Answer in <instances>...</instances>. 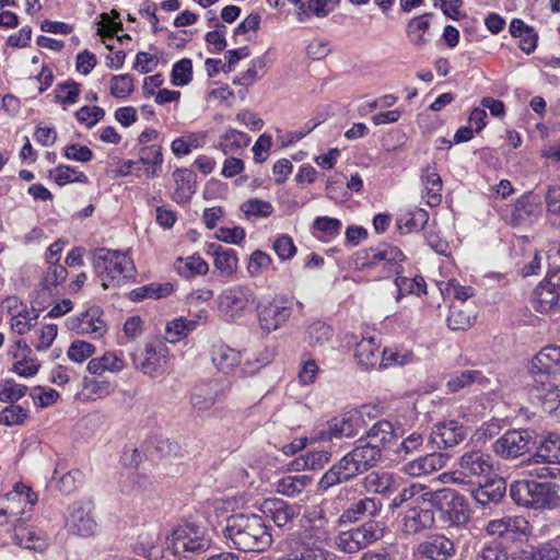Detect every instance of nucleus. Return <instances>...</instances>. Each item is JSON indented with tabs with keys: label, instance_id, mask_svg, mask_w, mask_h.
Segmentation results:
<instances>
[{
	"label": "nucleus",
	"instance_id": "obj_1",
	"mask_svg": "<svg viewBox=\"0 0 560 560\" xmlns=\"http://www.w3.org/2000/svg\"><path fill=\"white\" fill-rule=\"evenodd\" d=\"M222 535L230 547L244 552L265 551L272 536L262 516L237 513L225 520Z\"/></svg>",
	"mask_w": 560,
	"mask_h": 560
},
{
	"label": "nucleus",
	"instance_id": "obj_2",
	"mask_svg": "<svg viewBox=\"0 0 560 560\" xmlns=\"http://www.w3.org/2000/svg\"><path fill=\"white\" fill-rule=\"evenodd\" d=\"M382 457V451L376 445L360 438L352 451L335 463L319 479L318 491L351 481L357 476L376 466Z\"/></svg>",
	"mask_w": 560,
	"mask_h": 560
},
{
	"label": "nucleus",
	"instance_id": "obj_3",
	"mask_svg": "<svg viewBox=\"0 0 560 560\" xmlns=\"http://www.w3.org/2000/svg\"><path fill=\"white\" fill-rule=\"evenodd\" d=\"M93 268L104 289L119 285L135 275L133 261L126 253L104 247L93 252Z\"/></svg>",
	"mask_w": 560,
	"mask_h": 560
},
{
	"label": "nucleus",
	"instance_id": "obj_4",
	"mask_svg": "<svg viewBox=\"0 0 560 560\" xmlns=\"http://www.w3.org/2000/svg\"><path fill=\"white\" fill-rule=\"evenodd\" d=\"M207 530L194 523L179 525L167 537V549L179 560H195L211 547Z\"/></svg>",
	"mask_w": 560,
	"mask_h": 560
},
{
	"label": "nucleus",
	"instance_id": "obj_5",
	"mask_svg": "<svg viewBox=\"0 0 560 560\" xmlns=\"http://www.w3.org/2000/svg\"><path fill=\"white\" fill-rule=\"evenodd\" d=\"M559 486L555 482L516 480L510 486V497L518 505L533 509H551L560 503Z\"/></svg>",
	"mask_w": 560,
	"mask_h": 560
},
{
	"label": "nucleus",
	"instance_id": "obj_6",
	"mask_svg": "<svg viewBox=\"0 0 560 560\" xmlns=\"http://www.w3.org/2000/svg\"><path fill=\"white\" fill-rule=\"evenodd\" d=\"M422 504L435 509L442 520L450 525H464L469 521L470 510L464 495L454 489L443 488L427 491L422 495Z\"/></svg>",
	"mask_w": 560,
	"mask_h": 560
},
{
	"label": "nucleus",
	"instance_id": "obj_7",
	"mask_svg": "<svg viewBox=\"0 0 560 560\" xmlns=\"http://www.w3.org/2000/svg\"><path fill=\"white\" fill-rule=\"evenodd\" d=\"M493 472V463L490 454L480 450L466 451L459 458L452 480L460 485H480Z\"/></svg>",
	"mask_w": 560,
	"mask_h": 560
},
{
	"label": "nucleus",
	"instance_id": "obj_8",
	"mask_svg": "<svg viewBox=\"0 0 560 560\" xmlns=\"http://www.w3.org/2000/svg\"><path fill=\"white\" fill-rule=\"evenodd\" d=\"M256 295L247 285L223 290L218 299L219 311L225 322L237 323L252 312Z\"/></svg>",
	"mask_w": 560,
	"mask_h": 560
},
{
	"label": "nucleus",
	"instance_id": "obj_9",
	"mask_svg": "<svg viewBox=\"0 0 560 560\" xmlns=\"http://www.w3.org/2000/svg\"><path fill=\"white\" fill-rule=\"evenodd\" d=\"M370 407L362 406L360 409H351L339 417H335L326 423L315 440L327 442L334 439L351 438L357 435L364 427V416H370Z\"/></svg>",
	"mask_w": 560,
	"mask_h": 560
},
{
	"label": "nucleus",
	"instance_id": "obj_10",
	"mask_svg": "<svg viewBox=\"0 0 560 560\" xmlns=\"http://www.w3.org/2000/svg\"><path fill=\"white\" fill-rule=\"evenodd\" d=\"M536 434L532 430H509L492 445L495 455L504 459L526 454L535 444Z\"/></svg>",
	"mask_w": 560,
	"mask_h": 560
},
{
	"label": "nucleus",
	"instance_id": "obj_11",
	"mask_svg": "<svg viewBox=\"0 0 560 560\" xmlns=\"http://www.w3.org/2000/svg\"><path fill=\"white\" fill-rule=\"evenodd\" d=\"M533 307L540 313L560 311V268L550 272L536 287Z\"/></svg>",
	"mask_w": 560,
	"mask_h": 560
},
{
	"label": "nucleus",
	"instance_id": "obj_12",
	"mask_svg": "<svg viewBox=\"0 0 560 560\" xmlns=\"http://www.w3.org/2000/svg\"><path fill=\"white\" fill-rule=\"evenodd\" d=\"M143 358L136 366L151 377L161 376L167 369L168 349L165 342L153 340L145 345Z\"/></svg>",
	"mask_w": 560,
	"mask_h": 560
},
{
	"label": "nucleus",
	"instance_id": "obj_13",
	"mask_svg": "<svg viewBox=\"0 0 560 560\" xmlns=\"http://www.w3.org/2000/svg\"><path fill=\"white\" fill-rule=\"evenodd\" d=\"M282 552L278 560H334V555L325 548L305 544L296 537L282 542Z\"/></svg>",
	"mask_w": 560,
	"mask_h": 560
},
{
	"label": "nucleus",
	"instance_id": "obj_14",
	"mask_svg": "<svg viewBox=\"0 0 560 560\" xmlns=\"http://www.w3.org/2000/svg\"><path fill=\"white\" fill-rule=\"evenodd\" d=\"M259 327L271 332L284 325L292 314L291 307L276 300L261 302L257 305Z\"/></svg>",
	"mask_w": 560,
	"mask_h": 560
},
{
	"label": "nucleus",
	"instance_id": "obj_15",
	"mask_svg": "<svg viewBox=\"0 0 560 560\" xmlns=\"http://www.w3.org/2000/svg\"><path fill=\"white\" fill-rule=\"evenodd\" d=\"M67 526L69 530L82 537H89L95 534L97 524L91 515L90 503L81 501L73 502L68 508Z\"/></svg>",
	"mask_w": 560,
	"mask_h": 560
},
{
	"label": "nucleus",
	"instance_id": "obj_16",
	"mask_svg": "<svg viewBox=\"0 0 560 560\" xmlns=\"http://www.w3.org/2000/svg\"><path fill=\"white\" fill-rule=\"evenodd\" d=\"M542 214V207L539 198L534 194L521 196L513 207L511 224L513 226H528L537 222Z\"/></svg>",
	"mask_w": 560,
	"mask_h": 560
},
{
	"label": "nucleus",
	"instance_id": "obj_17",
	"mask_svg": "<svg viewBox=\"0 0 560 560\" xmlns=\"http://www.w3.org/2000/svg\"><path fill=\"white\" fill-rule=\"evenodd\" d=\"M486 530L490 535L515 540L527 535L529 524L523 516H503L489 521Z\"/></svg>",
	"mask_w": 560,
	"mask_h": 560
},
{
	"label": "nucleus",
	"instance_id": "obj_18",
	"mask_svg": "<svg viewBox=\"0 0 560 560\" xmlns=\"http://www.w3.org/2000/svg\"><path fill=\"white\" fill-rule=\"evenodd\" d=\"M417 553L429 560H448L455 555L452 539L442 534H433L418 544Z\"/></svg>",
	"mask_w": 560,
	"mask_h": 560
},
{
	"label": "nucleus",
	"instance_id": "obj_19",
	"mask_svg": "<svg viewBox=\"0 0 560 560\" xmlns=\"http://www.w3.org/2000/svg\"><path fill=\"white\" fill-rule=\"evenodd\" d=\"M467 430L463 423L457 420H446L434 425L431 439L438 447H453L463 442Z\"/></svg>",
	"mask_w": 560,
	"mask_h": 560
},
{
	"label": "nucleus",
	"instance_id": "obj_20",
	"mask_svg": "<svg viewBox=\"0 0 560 560\" xmlns=\"http://www.w3.org/2000/svg\"><path fill=\"white\" fill-rule=\"evenodd\" d=\"M13 540L18 546L24 549L40 553L49 547V538L44 530L24 524L14 526Z\"/></svg>",
	"mask_w": 560,
	"mask_h": 560
},
{
	"label": "nucleus",
	"instance_id": "obj_21",
	"mask_svg": "<svg viewBox=\"0 0 560 560\" xmlns=\"http://www.w3.org/2000/svg\"><path fill=\"white\" fill-rule=\"evenodd\" d=\"M261 512L272 520L278 527H283L292 522L300 513V506L290 504L289 502L278 499H265L260 506Z\"/></svg>",
	"mask_w": 560,
	"mask_h": 560
},
{
	"label": "nucleus",
	"instance_id": "obj_22",
	"mask_svg": "<svg viewBox=\"0 0 560 560\" xmlns=\"http://www.w3.org/2000/svg\"><path fill=\"white\" fill-rule=\"evenodd\" d=\"M448 455L443 453H430L415 460L406 463L402 471L411 477L430 475L446 466Z\"/></svg>",
	"mask_w": 560,
	"mask_h": 560
},
{
	"label": "nucleus",
	"instance_id": "obj_23",
	"mask_svg": "<svg viewBox=\"0 0 560 560\" xmlns=\"http://www.w3.org/2000/svg\"><path fill=\"white\" fill-rule=\"evenodd\" d=\"M532 372L539 374H560V346H545L532 361Z\"/></svg>",
	"mask_w": 560,
	"mask_h": 560
},
{
	"label": "nucleus",
	"instance_id": "obj_24",
	"mask_svg": "<svg viewBox=\"0 0 560 560\" xmlns=\"http://www.w3.org/2000/svg\"><path fill=\"white\" fill-rule=\"evenodd\" d=\"M354 358L357 363L364 370L380 366L382 351L380 342L374 337H363L355 346Z\"/></svg>",
	"mask_w": 560,
	"mask_h": 560
},
{
	"label": "nucleus",
	"instance_id": "obj_25",
	"mask_svg": "<svg viewBox=\"0 0 560 560\" xmlns=\"http://www.w3.org/2000/svg\"><path fill=\"white\" fill-rule=\"evenodd\" d=\"M429 504L411 505L404 518V525L408 533H419L430 528L434 524V514Z\"/></svg>",
	"mask_w": 560,
	"mask_h": 560
},
{
	"label": "nucleus",
	"instance_id": "obj_26",
	"mask_svg": "<svg viewBox=\"0 0 560 560\" xmlns=\"http://www.w3.org/2000/svg\"><path fill=\"white\" fill-rule=\"evenodd\" d=\"M363 438L376 445L381 451H394V445L397 444L398 434L394 430L392 422L387 420H381L374 423Z\"/></svg>",
	"mask_w": 560,
	"mask_h": 560
},
{
	"label": "nucleus",
	"instance_id": "obj_27",
	"mask_svg": "<svg viewBox=\"0 0 560 560\" xmlns=\"http://www.w3.org/2000/svg\"><path fill=\"white\" fill-rule=\"evenodd\" d=\"M101 310L91 307L78 318H70L69 326L81 334L101 337L105 331V324L101 319Z\"/></svg>",
	"mask_w": 560,
	"mask_h": 560
},
{
	"label": "nucleus",
	"instance_id": "obj_28",
	"mask_svg": "<svg viewBox=\"0 0 560 560\" xmlns=\"http://www.w3.org/2000/svg\"><path fill=\"white\" fill-rule=\"evenodd\" d=\"M382 504L374 498H363L351 503L340 515V523H354L363 517L375 516Z\"/></svg>",
	"mask_w": 560,
	"mask_h": 560
},
{
	"label": "nucleus",
	"instance_id": "obj_29",
	"mask_svg": "<svg viewBox=\"0 0 560 560\" xmlns=\"http://www.w3.org/2000/svg\"><path fill=\"white\" fill-rule=\"evenodd\" d=\"M362 486L368 492L382 495L392 493L398 488L396 476L385 470L371 471L363 478Z\"/></svg>",
	"mask_w": 560,
	"mask_h": 560
},
{
	"label": "nucleus",
	"instance_id": "obj_30",
	"mask_svg": "<svg viewBox=\"0 0 560 560\" xmlns=\"http://www.w3.org/2000/svg\"><path fill=\"white\" fill-rule=\"evenodd\" d=\"M206 322L208 319V312L200 311L196 318L177 317L168 322L166 325V335L168 341L177 342L185 338L189 332L197 329L199 320Z\"/></svg>",
	"mask_w": 560,
	"mask_h": 560
},
{
	"label": "nucleus",
	"instance_id": "obj_31",
	"mask_svg": "<svg viewBox=\"0 0 560 560\" xmlns=\"http://www.w3.org/2000/svg\"><path fill=\"white\" fill-rule=\"evenodd\" d=\"M207 252L214 257V266L222 276L230 277L236 271L237 257L234 249L210 243Z\"/></svg>",
	"mask_w": 560,
	"mask_h": 560
},
{
	"label": "nucleus",
	"instance_id": "obj_32",
	"mask_svg": "<svg viewBox=\"0 0 560 560\" xmlns=\"http://www.w3.org/2000/svg\"><path fill=\"white\" fill-rule=\"evenodd\" d=\"M533 462L560 465V436L555 433L544 436L533 456Z\"/></svg>",
	"mask_w": 560,
	"mask_h": 560
},
{
	"label": "nucleus",
	"instance_id": "obj_33",
	"mask_svg": "<svg viewBox=\"0 0 560 560\" xmlns=\"http://www.w3.org/2000/svg\"><path fill=\"white\" fill-rule=\"evenodd\" d=\"M173 177L176 184L173 199L177 203L187 202L196 192V174L188 168H177Z\"/></svg>",
	"mask_w": 560,
	"mask_h": 560
},
{
	"label": "nucleus",
	"instance_id": "obj_34",
	"mask_svg": "<svg viewBox=\"0 0 560 560\" xmlns=\"http://www.w3.org/2000/svg\"><path fill=\"white\" fill-rule=\"evenodd\" d=\"M211 355L213 364L224 374L231 373L242 360L241 352L225 343L214 345Z\"/></svg>",
	"mask_w": 560,
	"mask_h": 560
},
{
	"label": "nucleus",
	"instance_id": "obj_35",
	"mask_svg": "<svg viewBox=\"0 0 560 560\" xmlns=\"http://www.w3.org/2000/svg\"><path fill=\"white\" fill-rule=\"evenodd\" d=\"M478 486L479 487L472 492V495L480 505L499 502L506 491V483L502 478L493 479L487 481L485 485L480 483Z\"/></svg>",
	"mask_w": 560,
	"mask_h": 560
},
{
	"label": "nucleus",
	"instance_id": "obj_36",
	"mask_svg": "<svg viewBox=\"0 0 560 560\" xmlns=\"http://www.w3.org/2000/svg\"><path fill=\"white\" fill-rule=\"evenodd\" d=\"M421 179L424 185L427 203L436 207L442 201V179L435 167L428 166L422 171Z\"/></svg>",
	"mask_w": 560,
	"mask_h": 560
},
{
	"label": "nucleus",
	"instance_id": "obj_37",
	"mask_svg": "<svg viewBox=\"0 0 560 560\" xmlns=\"http://www.w3.org/2000/svg\"><path fill=\"white\" fill-rule=\"evenodd\" d=\"M139 162L144 165V174L148 177H156L163 163V154L160 145H144L139 151Z\"/></svg>",
	"mask_w": 560,
	"mask_h": 560
},
{
	"label": "nucleus",
	"instance_id": "obj_38",
	"mask_svg": "<svg viewBox=\"0 0 560 560\" xmlns=\"http://www.w3.org/2000/svg\"><path fill=\"white\" fill-rule=\"evenodd\" d=\"M477 383L479 385H486L489 383L487 376L478 370H466L459 374L453 375L446 383V388L450 393H457L458 390Z\"/></svg>",
	"mask_w": 560,
	"mask_h": 560
},
{
	"label": "nucleus",
	"instance_id": "obj_39",
	"mask_svg": "<svg viewBox=\"0 0 560 560\" xmlns=\"http://www.w3.org/2000/svg\"><path fill=\"white\" fill-rule=\"evenodd\" d=\"M313 478L307 475L285 476L276 482V491L287 497H294L310 486Z\"/></svg>",
	"mask_w": 560,
	"mask_h": 560
},
{
	"label": "nucleus",
	"instance_id": "obj_40",
	"mask_svg": "<svg viewBox=\"0 0 560 560\" xmlns=\"http://www.w3.org/2000/svg\"><path fill=\"white\" fill-rule=\"evenodd\" d=\"M124 368V360L114 352H105L102 357L92 359L88 364L89 372L95 375H102L106 371L120 372Z\"/></svg>",
	"mask_w": 560,
	"mask_h": 560
},
{
	"label": "nucleus",
	"instance_id": "obj_41",
	"mask_svg": "<svg viewBox=\"0 0 560 560\" xmlns=\"http://www.w3.org/2000/svg\"><path fill=\"white\" fill-rule=\"evenodd\" d=\"M249 142L250 138L246 133L230 128L220 137L219 148L224 154H232L243 148H246Z\"/></svg>",
	"mask_w": 560,
	"mask_h": 560
},
{
	"label": "nucleus",
	"instance_id": "obj_42",
	"mask_svg": "<svg viewBox=\"0 0 560 560\" xmlns=\"http://www.w3.org/2000/svg\"><path fill=\"white\" fill-rule=\"evenodd\" d=\"M173 291L171 283H150L137 288L130 292V300L133 302H140L144 299H161L170 295Z\"/></svg>",
	"mask_w": 560,
	"mask_h": 560
},
{
	"label": "nucleus",
	"instance_id": "obj_43",
	"mask_svg": "<svg viewBox=\"0 0 560 560\" xmlns=\"http://www.w3.org/2000/svg\"><path fill=\"white\" fill-rule=\"evenodd\" d=\"M80 93L81 85L78 82L73 80L60 82L55 89V102L61 104L66 109L67 106L78 102Z\"/></svg>",
	"mask_w": 560,
	"mask_h": 560
},
{
	"label": "nucleus",
	"instance_id": "obj_44",
	"mask_svg": "<svg viewBox=\"0 0 560 560\" xmlns=\"http://www.w3.org/2000/svg\"><path fill=\"white\" fill-rule=\"evenodd\" d=\"M316 231L314 235L323 242H329L339 235L341 231V222L338 219L329 217H318L313 224Z\"/></svg>",
	"mask_w": 560,
	"mask_h": 560
},
{
	"label": "nucleus",
	"instance_id": "obj_45",
	"mask_svg": "<svg viewBox=\"0 0 560 560\" xmlns=\"http://www.w3.org/2000/svg\"><path fill=\"white\" fill-rule=\"evenodd\" d=\"M217 389L209 383L197 386L191 395V406L197 411L209 410L215 402Z\"/></svg>",
	"mask_w": 560,
	"mask_h": 560
},
{
	"label": "nucleus",
	"instance_id": "obj_46",
	"mask_svg": "<svg viewBox=\"0 0 560 560\" xmlns=\"http://www.w3.org/2000/svg\"><path fill=\"white\" fill-rule=\"evenodd\" d=\"M415 355L410 350L385 348L382 351L380 368L387 369L392 366H402L413 362Z\"/></svg>",
	"mask_w": 560,
	"mask_h": 560
},
{
	"label": "nucleus",
	"instance_id": "obj_47",
	"mask_svg": "<svg viewBox=\"0 0 560 560\" xmlns=\"http://www.w3.org/2000/svg\"><path fill=\"white\" fill-rule=\"evenodd\" d=\"M430 15V13H425L421 16L413 18L407 25V35L410 42L417 47H422L428 43V39L424 37V33L430 27V22L427 20Z\"/></svg>",
	"mask_w": 560,
	"mask_h": 560
},
{
	"label": "nucleus",
	"instance_id": "obj_48",
	"mask_svg": "<svg viewBox=\"0 0 560 560\" xmlns=\"http://www.w3.org/2000/svg\"><path fill=\"white\" fill-rule=\"evenodd\" d=\"M429 213L424 209L416 208L412 211L401 214L398 219V228L406 232L419 231L428 223Z\"/></svg>",
	"mask_w": 560,
	"mask_h": 560
},
{
	"label": "nucleus",
	"instance_id": "obj_49",
	"mask_svg": "<svg viewBox=\"0 0 560 560\" xmlns=\"http://www.w3.org/2000/svg\"><path fill=\"white\" fill-rule=\"evenodd\" d=\"M427 487L419 483H412L404 488L390 503V508H400L404 503L410 502L411 505L422 504V495L427 492Z\"/></svg>",
	"mask_w": 560,
	"mask_h": 560
},
{
	"label": "nucleus",
	"instance_id": "obj_50",
	"mask_svg": "<svg viewBox=\"0 0 560 560\" xmlns=\"http://www.w3.org/2000/svg\"><path fill=\"white\" fill-rule=\"evenodd\" d=\"M176 269L180 275L190 277L195 275H206L209 270V266L200 256L192 255L186 259L178 258Z\"/></svg>",
	"mask_w": 560,
	"mask_h": 560
},
{
	"label": "nucleus",
	"instance_id": "obj_51",
	"mask_svg": "<svg viewBox=\"0 0 560 560\" xmlns=\"http://www.w3.org/2000/svg\"><path fill=\"white\" fill-rule=\"evenodd\" d=\"M50 177L59 185L63 186L68 183H86L88 176L83 172H79L68 165H59L50 171Z\"/></svg>",
	"mask_w": 560,
	"mask_h": 560
},
{
	"label": "nucleus",
	"instance_id": "obj_52",
	"mask_svg": "<svg viewBox=\"0 0 560 560\" xmlns=\"http://www.w3.org/2000/svg\"><path fill=\"white\" fill-rule=\"evenodd\" d=\"M395 284L398 289L397 300L404 294H416L421 295L425 293L427 284L422 277L418 276L415 278L397 277Z\"/></svg>",
	"mask_w": 560,
	"mask_h": 560
},
{
	"label": "nucleus",
	"instance_id": "obj_53",
	"mask_svg": "<svg viewBox=\"0 0 560 560\" xmlns=\"http://www.w3.org/2000/svg\"><path fill=\"white\" fill-rule=\"evenodd\" d=\"M38 314L35 310L28 311L23 308L11 318V327L19 335H24L30 331L37 323Z\"/></svg>",
	"mask_w": 560,
	"mask_h": 560
},
{
	"label": "nucleus",
	"instance_id": "obj_54",
	"mask_svg": "<svg viewBox=\"0 0 560 560\" xmlns=\"http://www.w3.org/2000/svg\"><path fill=\"white\" fill-rule=\"evenodd\" d=\"M241 210L247 218H268L273 213V206L269 201L252 198L242 203Z\"/></svg>",
	"mask_w": 560,
	"mask_h": 560
},
{
	"label": "nucleus",
	"instance_id": "obj_55",
	"mask_svg": "<svg viewBox=\"0 0 560 560\" xmlns=\"http://www.w3.org/2000/svg\"><path fill=\"white\" fill-rule=\"evenodd\" d=\"M27 386L15 383L12 378H7L0 384V401L14 404L25 396Z\"/></svg>",
	"mask_w": 560,
	"mask_h": 560
},
{
	"label": "nucleus",
	"instance_id": "obj_56",
	"mask_svg": "<svg viewBox=\"0 0 560 560\" xmlns=\"http://www.w3.org/2000/svg\"><path fill=\"white\" fill-rule=\"evenodd\" d=\"M172 84L175 86L187 85L192 80V62L188 58L175 62L172 68Z\"/></svg>",
	"mask_w": 560,
	"mask_h": 560
},
{
	"label": "nucleus",
	"instance_id": "obj_57",
	"mask_svg": "<svg viewBox=\"0 0 560 560\" xmlns=\"http://www.w3.org/2000/svg\"><path fill=\"white\" fill-rule=\"evenodd\" d=\"M364 547L382 539L384 537V526L376 521H368L355 528Z\"/></svg>",
	"mask_w": 560,
	"mask_h": 560
},
{
	"label": "nucleus",
	"instance_id": "obj_58",
	"mask_svg": "<svg viewBox=\"0 0 560 560\" xmlns=\"http://www.w3.org/2000/svg\"><path fill=\"white\" fill-rule=\"evenodd\" d=\"M378 265L384 267H396L405 259L404 253L397 247L389 244L377 246Z\"/></svg>",
	"mask_w": 560,
	"mask_h": 560
},
{
	"label": "nucleus",
	"instance_id": "obj_59",
	"mask_svg": "<svg viewBox=\"0 0 560 560\" xmlns=\"http://www.w3.org/2000/svg\"><path fill=\"white\" fill-rule=\"evenodd\" d=\"M266 56H260L252 60L250 66L244 72H242L235 80V84L243 86H249L255 83L259 78L258 72L264 71L266 68Z\"/></svg>",
	"mask_w": 560,
	"mask_h": 560
},
{
	"label": "nucleus",
	"instance_id": "obj_60",
	"mask_svg": "<svg viewBox=\"0 0 560 560\" xmlns=\"http://www.w3.org/2000/svg\"><path fill=\"white\" fill-rule=\"evenodd\" d=\"M28 417V410L20 405L10 404L0 412V423L13 427L22 424Z\"/></svg>",
	"mask_w": 560,
	"mask_h": 560
},
{
	"label": "nucleus",
	"instance_id": "obj_61",
	"mask_svg": "<svg viewBox=\"0 0 560 560\" xmlns=\"http://www.w3.org/2000/svg\"><path fill=\"white\" fill-rule=\"evenodd\" d=\"M355 528L341 533L337 538L338 548L347 553H355L365 548Z\"/></svg>",
	"mask_w": 560,
	"mask_h": 560
},
{
	"label": "nucleus",
	"instance_id": "obj_62",
	"mask_svg": "<svg viewBox=\"0 0 560 560\" xmlns=\"http://www.w3.org/2000/svg\"><path fill=\"white\" fill-rule=\"evenodd\" d=\"M133 88V78L128 73L114 75L110 80V94L116 98L128 97Z\"/></svg>",
	"mask_w": 560,
	"mask_h": 560
},
{
	"label": "nucleus",
	"instance_id": "obj_63",
	"mask_svg": "<svg viewBox=\"0 0 560 560\" xmlns=\"http://www.w3.org/2000/svg\"><path fill=\"white\" fill-rule=\"evenodd\" d=\"M57 474L58 471L56 470L52 479L57 480V487L62 493H72L78 488V485L82 482V472L78 469L67 471L60 477H57Z\"/></svg>",
	"mask_w": 560,
	"mask_h": 560
},
{
	"label": "nucleus",
	"instance_id": "obj_64",
	"mask_svg": "<svg viewBox=\"0 0 560 560\" xmlns=\"http://www.w3.org/2000/svg\"><path fill=\"white\" fill-rule=\"evenodd\" d=\"M537 397L545 412L552 413L560 408V388L555 385L549 384Z\"/></svg>",
	"mask_w": 560,
	"mask_h": 560
}]
</instances>
